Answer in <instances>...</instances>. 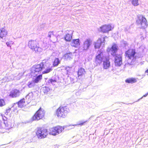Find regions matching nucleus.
<instances>
[{
  "label": "nucleus",
  "mask_w": 148,
  "mask_h": 148,
  "mask_svg": "<svg viewBox=\"0 0 148 148\" xmlns=\"http://www.w3.org/2000/svg\"><path fill=\"white\" fill-rule=\"evenodd\" d=\"M136 53L135 49H129L125 52V56L128 58V59L127 60V63L125 64V66L133 65L135 64L136 60L135 55Z\"/></svg>",
  "instance_id": "obj_1"
},
{
  "label": "nucleus",
  "mask_w": 148,
  "mask_h": 148,
  "mask_svg": "<svg viewBox=\"0 0 148 148\" xmlns=\"http://www.w3.org/2000/svg\"><path fill=\"white\" fill-rule=\"evenodd\" d=\"M69 112V108L66 106H60L57 109L56 114L58 117L64 118Z\"/></svg>",
  "instance_id": "obj_2"
},
{
  "label": "nucleus",
  "mask_w": 148,
  "mask_h": 148,
  "mask_svg": "<svg viewBox=\"0 0 148 148\" xmlns=\"http://www.w3.org/2000/svg\"><path fill=\"white\" fill-rule=\"evenodd\" d=\"M45 112L43 109L40 108L34 114L32 117V121L38 120L44 117Z\"/></svg>",
  "instance_id": "obj_3"
},
{
  "label": "nucleus",
  "mask_w": 148,
  "mask_h": 148,
  "mask_svg": "<svg viewBox=\"0 0 148 148\" xmlns=\"http://www.w3.org/2000/svg\"><path fill=\"white\" fill-rule=\"evenodd\" d=\"M137 19L136 20V23L138 25H140L143 28H146L147 26V20L143 16L138 15L137 16Z\"/></svg>",
  "instance_id": "obj_4"
},
{
  "label": "nucleus",
  "mask_w": 148,
  "mask_h": 148,
  "mask_svg": "<svg viewBox=\"0 0 148 148\" xmlns=\"http://www.w3.org/2000/svg\"><path fill=\"white\" fill-rule=\"evenodd\" d=\"M38 42L36 40H31L28 42V46L33 51L37 53L41 51V48L38 46Z\"/></svg>",
  "instance_id": "obj_5"
},
{
  "label": "nucleus",
  "mask_w": 148,
  "mask_h": 148,
  "mask_svg": "<svg viewBox=\"0 0 148 148\" xmlns=\"http://www.w3.org/2000/svg\"><path fill=\"white\" fill-rule=\"evenodd\" d=\"M43 67V64L42 63L39 64L34 66L31 69L32 75L34 77L37 75Z\"/></svg>",
  "instance_id": "obj_6"
},
{
  "label": "nucleus",
  "mask_w": 148,
  "mask_h": 148,
  "mask_svg": "<svg viewBox=\"0 0 148 148\" xmlns=\"http://www.w3.org/2000/svg\"><path fill=\"white\" fill-rule=\"evenodd\" d=\"M118 50V46L116 44L113 43L111 47H108L107 51L111 54L113 56L117 55V52Z\"/></svg>",
  "instance_id": "obj_7"
},
{
  "label": "nucleus",
  "mask_w": 148,
  "mask_h": 148,
  "mask_svg": "<svg viewBox=\"0 0 148 148\" xmlns=\"http://www.w3.org/2000/svg\"><path fill=\"white\" fill-rule=\"evenodd\" d=\"M97 55L95 57V62L97 64H101L105 60V57L103 55V52L101 50L97 52Z\"/></svg>",
  "instance_id": "obj_8"
},
{
  "label": "nucleus",
  "mask_w": 148,
  "mask_h": 148,
  "mask_svg": "<svg viewBox=\"0 0 148 148\" xmlns=\"http://www.w3.org/2000/svg\"><path fill=\"white\" fill-rule=\"evenodd\" d=\"M46 130L43 128H38L36 132V135L38 138L42 139L46 137Z\"/></svg>",
  "instance_id": "obj_9"
},
{
  "label": "nucleus",
  "mask_w": 148,
  "mask_h": 148,
  "mask_svg": "<svg viewBox=\"0 0 148 148\" xmlns=\"http://www.w3.org/2000/svg\"><path fill=\"white\" fill-rule=\"evenodd\" d=\"M114 57V63L116 66H119L122 64V56L120 54H117Z\"/></svg>",
  "instance_id": "obj_10"
},
{
  "label": "nucleus",
  "mask_w": 148,
  "mask_h": 148,
  "mask_svg": "<svg viewBox=\"0 0 148 148\" xmlns=\"http://www.w3.org/2000/svg\"><path fill=\"white\" fill-rule=\"evenodd\" d=\"M111 29L112 27L111 25H105L100 27L99 31L103 33H106L111 30Z\"/></svg>",
  "instance_id": "obj_11"
},
{
  "label": "nucleus",
  "mask_w": 148,
  "mask_h": 148,
  "mask_svg": "<svg viewBox=\"0 0 148 148\" xmlns=\"http://www.w3.org/2000/svg\"><path fill=\"white\" fill-rule=\"evenodd\" d=\"M106 38H107L106 36L103 37L102 38H99L97 41L94 43V47L95 49L99 48L101 45L103 44V45H104L105 43V39Z\"/></svg>",
  "instance_id": "obj_12"
},
{
  "label": "nucleus",
  "mask_w": 148,
  "mask_h": 148,
  "mask_svg": "<svg viewBox=\"0 0 148 148\" xmlns=\"http://www.w3.org/2000/svg\"><path fill=\"white\" fill-rule=\"evenodd\" d=\"M92 44V41L89 39H87L84 42L83 45V51H86L89 49Z\"/></svg>",
  "instance_id": "obj_13"
},
{
  "label": "nucleus",
  "mask_w": 148,
  "mask_h": 148,
  "mask_svg": "<svg viewBox=\"0 0 148 148\" xmlns=\"http://www.w3.org/2000/svg\"><path fill=\"white\" fill-rule=\"evenodd\" d=\"M20 94V91L17 89L12 90L10 94V96L12 97H15L18 96Z\"/></svg>",
  "instance_id": "obj_14"
},
{
  "label": "nucleus",
  "mask_w": 148,
  "mask_h": 148,
  "mask_svg": "<svg viewBox=\"0 0 148 148\" xmlns=\"http://www.w3.org/2000/svg\"><path fill=\"white\" fill-rule=\"evenodd\" d=\"M71 32V33L66 34L64 36V39L67 42H70L72 39L73 32L72 31Z\"/></svg>",
  "instance_id": "obj_15"
},
{
  "label": "nucleus",
  "mask_w": 148,
  "mask_h": 148,
  "mask_svg": "<svg viewBox=\"0 0 148 148\" xmlns=\"http://www.w3.org/2000/svg\"><path fill=\"white\" fill-rule=\"evenodd\" d=\"M72 46L77 47L80 45L79 40V39H73L71 44Z\"/></svg>",
  "instance_id": "obj_16"
},
{
  "label": "nucleus",
  "mask_w": 148,
  "mask_h": 148,
  "mask_svg": "<svg viewBox=\"0 0 148 148\" xmlns=\"http://www.w3.org/2000/svg\"><path fill=\"white\" fill-rule=\"evenodd\" d=\"M0 37L1 38H3L4 37H5L8 34L7 31L4 28H3L0 29Z\"/></svg>",
  "instance_id": "obj_17"
},
{
  "label": "nucleus",
  "mask_w": 148,
  "mask_h": 148,
  "mask_svg": "<svg viewBox=\"0 0 148 148\" xmlns=\"http://www.w3.org/2000/svg\"><path fill=\"white\" fill-rule=\"evenodd\" d=\"M86 73L85 69L82 68H80L78 69L77 74L78 77L79 78L80 77H81L84 75Z\"/></svg>",
  "instance_id": "obj_18"
},
{
  "label": "nucleus",
  "mask_w": 148,
  "mask_h": 148,
  "mask_svg": "<svg viewBox=\"0 0 148 148\" xmlns=\"http://www.w3.org/2000/svg\"><path fill=\"white\" fill-rule=\"evenodd\" d=\"M128 45L127 42L124 40H121L120 42V47L123 49H126Z\"/></svg>",
  "instance_id": "obj_19"
},
{
  "label": "nucleus",
  "mask_w": 148,
  "mask_h": 148,
  "mask_svg": "<svg viewBox=\"0 0 148 148\" xmlns=\"http://www.w3.org/2000/svg\"><path fill=\"white\" fill-rule=\"evenodd\" d=\"M103 62L104 68L105 69L108 68L110 65V62L109 60L107 58H105Z\"/></svg>",
  "instance_id": "obj_20"
},
{
  "label": "nucleus",
  "mask_w": 148,
  "mask_h": 148,
  "mask_svg": "<svg viewBox=\"0 0 148 148\" xmlns=\"http://www.w3.org/2000/svg\"><path fill=\"white\" fill-rule=\"evenodd\" d=\"M136 79L134 78H130L126 79L125 80V82L128 84H133L137 82Z\"/></svg>",
  "instance_id": "obj_21"
},
{
  "label": "nucleus",
  "mask_w": 148,
  "mask_h": 148,
  "mask_svg": "<svg viewBox=\"0 0 148 148\" xmlns=\"http://www.w3.org/2000/svg\"><path fill=\"white\" fill-rule=\"evenodd\" d=\"M49 133L50 134L53 136H55L57 134L56 130V127H53L50 128L49 130Z\"/></svg>",
  "instance_id": "obj_22"
},
{
  "label": "nucleus",
  "mask_w": 148,
  "mask_h": 148,
  "mask_svg": "<svg viewBox=\"0 0 148 148\" xmlns=\"http://www.w3.org/2000/svg\"><path fill=\"white\" fill-rule=\"evenodd\" d=\"M73 56L71 53H67L64 55V57L66 60H70L72 58Z\"/></svg>",
  "instance_id": "obj_23"
},
{
  "label": "nucleus",
  "mask_w": 148,
  "mask_h": 148,
  "mask_svg": "<svg viewBox=\"0 0 148 148\" xmlns=\"http://www.w3.org/2000/svg\"><path fill=\"white\" fill-rule=\"evenodd\" d=\"M55 127L57 134H59L61 132L64 130V129L63 127L60 126H57Z\"/></svg>",
  "instance_id": "obj_24"
},
{
  "label": "nucleus",
  "mask_w": 148,
  "mask_h": 148,
  "mask_svg": "<svg viewBox=\"0 0 148 148\" xmlns=\"http://www.w3.org/2000/svg\"><path fill=\"white\" fill-rule=\"evenodd\" d=\"M60 61L58 58H56L53 62V66H57L60 63Z\"/></svg>",
  "instance_id": "obj_25"
},
{
  "label": "nucleus",
  "mask_w": 148,
  "mask_h": 148,
  "mask_svg": "<svg viewBox=\"0 0 148 148\" xmlns=\"http://www.w3.org/2000/svg\"><path fill=\"white\" fill-rule=\"evenodd\" d=\"M132 4L134 6H137L139 5L138 0H130Z\"/></svg>",
  "instance_id": "obj_26"
},
{
  "label": "nucleus",
  "mask_w": 148,
  "mask_h": 148,
  "mask_svg": "<svg viewBox=\"0 0 148 148\" xmlns=\"http://www.w3.org/2000/svg\"><path fill=\"white\" fill-rule=\"evenodd\" d=\"M35 82L33 80L31 82H29L28 83V86L29 88H32L35 85Z\"/></svg>",
  "instance_id": "obj_27"
},
{
  "label": "nucleus",
  "mask_w": 148,
  "mask_h": 148,
  "mask_svg": "<svg viewBox=\"0 0 148 148\" xmlns=\"http://www.w3.org/2000/svg\"><path fill=\"white\" fill-rule=\"evenodd\" d=\"M47 37L50 39L51 38H53L55 37L53 32H48Z\"/></svg>",
  "instance_id": "obj_28"
},
{
  "label": "nucleus",
  "mask_w": 148,
  "mask_h": 148,
  "mask_svg": "<svg viewBox=\"0 0 148 148\" xmlns=\"http://www.w3.org/2000/svg\"><path fill=\"white\" fill-rule=\"evenodd\" d=\"M42 75H39L36 77L33 80L36 83H37L42 79Z\"/></svg>",
  "instance_id": "obj_29"
},
{
  "label": "nucleus",
  "mask_w": 148,
  "mask_h": 148,
  "mask_svg": "<svg viewBox=\"0 0 148 148\" xmlns=\"http://www.w3.org/2000/svg\"><path fill=\"white\" fill-rule=\"evenodd\" d=\"M13 111L11 108H8L6 110L5 114L7 115H10L13 113Z\"/></svg>",
  "instance_id": "obj_30"
},
{
  "label": "nucleus",
  "mask_w": 148,
  "mask_h": 148,
  "mask_svg": "<svg viewBox=\"0 0 148 148\" xmlns=\"http://www.w3.org/2000/svg\"><path fill=\"white\" fill-rule=\"evenodd\" d=\"M14 42L12 41H9L6 42V45L8 47H11V45H13Z\"/></svg>",
  "instance_id": "obj_31"
},
{
  "label": "nucleus",
  "mask_w": 148,
  "mask_h": 148,
  "mask_svg": "<svg viewBox=\"0 0 148 148\" xmlns=\"http://www.w3.org/2000/svg\"><path fill=\"white\" fill-rule=\"evenodd\" d=\"M56 82V80L51 79L49 80L48 81V83L49 84H50V83L51 84H53L54 83Z\"/></svg>",
  "instance_id": "obj_32"
},
{
  "label": "nucleus",
  "mask_w": 148,
  "mask_h": 148,
  "mask_svg": "<svg viewBox=\"0 0 148 148\" xmlns=\"http://www.w3.org/2000/svg\"><path fill=\"white\" fill-rule=\"evenodd\" d=\"M24 102H17L18 106L19 107L22 108L24 106L23 103Z\"/></svg>",
  "instance_id": "obj_33"
},
{
  "label": "nucleus",
  "mask_w": 148,
  "mask_h": 148,
  "mask_svg": "<svg viewBox=\"0 0 148 148\" xmlns=\"http://www.w3.org/2000/svg\"><path fill=\"white\" fill-rule=\"evenodd\" d=\"M52 66L51 67L47 68V73H49L52 70Z\"/></svg>",
  "instance_id": "obj_34"
},
{
  "label": "nucleus",
  "mask_w": 148,
  "mask_h": 148,
  "mask_svg": "<svg viewBox=\"0 0 148 148\" xmlns=\"http://www.w3.org/2000/svg\"><path fill=\"white\" fill-rule=\"evenodd\" d=\"M148 95V92L146 93L145 95H144L140 99H139L138 100V101H139L140 100V99H142L144 97H146Z\"/></svg>",
  "instance_id": "obj_35"
},
{
  "label": "nucleus",
  "mask_w": 148,
  "mask_h": 148,
  "mask_svg": "<svg viewBox=\"0 0 148 148\" xmlns=\"http://www.w3.org/2000/svg\"><path fill=\"white\" fill-rule=\"evenodd\" d=\"M5 105V102H0V107H2Z\"/></svg>",
  "instance_id": "obj_36"
},
{
  "label": "nucleus",
  "mask_w": 148,
  "mask_h": 148,
  "mask_svg": "<svg viewBox=\"0 0 148 148\" xmlns=\"http://www.w3.org/2000/svg\"><path fill=\"white\" fill-rule=\"evenodd\" d=\"M13 76L12 75H11L10 76H9V77H8V79H9V80L8 81H9V80H13L14 79V78H12V77H12Z\"/></svg>",
  "instance_id": "obj_37"
},
{
  "label": "nucleus",
  "mask_w": 148,
  "mask_h": 148,
  "mask_svg": "<svg viewBox=\"0 0 148 148\" xmlns=\"http://www.w3.org/2000/svg\"><path fill=\"white\" fill-rule=\"evenodd\" d=\"M50 90V89L47 87V95L48 94V91H49Z\"/></svg>",
  "instance_id": "obj_38"
},
{
  "label": "nucleus",
  "mask_w": 148,
  "mask_h": 148,
  "mask_svg": "<svg viewBox=\"0 0 148 148\" xmlns=\"http://www.w3.org/2000/svg\"><path fill=\"white\" fill-rule=\"evenodd\" d=\"M85 122L80 123L78 124V125H84V123Z\"/></svg>",
  "instance_id": "obj_39"
},
{
  "label": "nucleus",
  "mask_w": 148,
  "mask_h": 148,
  "mask_svg": "<svg viewBox=\"0 0 148 148\" xmlns=\"http://www.w3.org/2000/svg\"><path fill=\"white\" fill-rule=\"evenodd\" d=\"M70 78L71 81V82L72 83H74V82H73V79L71 77H70Z\"/></svg>",
  "instance_id": "obj_40"
},
{
  "label": "nucleus",
  "mask_w": 148,
  "mask_h": 148,
  "mask_svg": "<svg viewBox=\"0 0 148 148\" xmlns=\"http://www.w3.org/2000/svg\"><path fill=\"white\" fill-rule=\"evenodd\" d=\"M145 72L146 73H148V74H147V75H148V69L145 71Z\"/></svg>",
  "instance_id": "obj_41"
},
{
  "label": "nucleus",
  "mask_w": 148,
  "mask_h": 148,
  "mask_svg": "<svg viewBox=\"0 0 148 148\" xmlns=\"http://www.w3.org/2000/svg\"><path fill=\"white\" fill-rule=\"evenodd\" d=\"M79 94V92H77L76 93V95H78Z\"/></svg>",
  "instance_id": "obj_42"
},
{
  "label": "nucleus",
  "mask_w": 148,
  "mask_h": 148,
  "mask_svg": "<svg viewBox=\"0 0 148 148\" xmlns=\"http://www.w3.org/2000/svg\"><path fill=\"white\" fill-rule=\"evenodd\" d=\"M44 88H45V90L44 91V93H45V92H46V91H45V88H46V87L44 88H43V90H44Z\"/></svg>",
  "instance_id": "obj_43"
},
{
  "label": "nucleus",
  "mask_w": 148,
  "mask_h": 148,
  "mask_svg": "<svg viewBox=\"0 0 148 148\" xmlns=\"http://www.w3.org/2000/svg\"><path fill=\"white\" fill-rule=\"evenodd\" d=\"M3 100L2 99H1L0 100V102H2L3 101Z\"/></svg>",
  "instance_id": "obj_44"
},
{
  "label": "nucleus",
  "mask_w": 148,
  "mask_h": 148,
  "mask_svg": "<svg viewBox=\"0 0 148 148\" xmlns=\"http://www.w3.org/2000/svg\"><path fill=\"white\" fill-rule=\"evenodd\" d=\"M44 72L45 73H46V71H45Z\"/></svg>",
  "instance_id": "obj_45"
},
{
  "label": "nucleus",
  "mask_w": 148,
  "mask_h": 148,
  "mask_svg": "<svg viewBox=\"0 0 148 148\" xmlns=\"http://www.w3.org/2000/svg\"><path fill=\"white\" fill-rule=\"evenodd\" d=\"M19 102H21V100H20V101H19ZM22 102H23V101H22Z\"/></svg>",
  "instance_id": "obj_46"
}]
</instances>
